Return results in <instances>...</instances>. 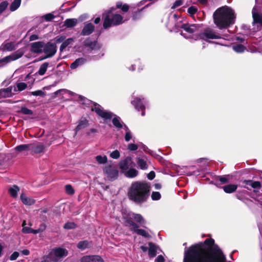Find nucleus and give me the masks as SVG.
<instances>
[{
	"label": "nucleus",
	"mask_w": 262,
	"mask_h": 262,
	"mask_svg": "<svg viewBox=\"0 0 262 262\" xmlns=\"http://www.w3.org/2000/svg\"><path fill=\"white\" fill-rule=\"evenodd\" d=\"M76 24L77 19H67L64 21V25L68 28L74 27Z\"/></svg>",
	"instance_id": "nucleus-41"
},
{
	"label": "nucleus",
	"mask_w": 262,
	"mask_h": 262,
	"mask_svg": "<svg viewBox=\"0 0 262 262\" xmlns=\"http://www.w3.org/2000/svg\"><path fill=\"white\" fill-rule=\"evenodd\" d=\"M137 163L138 167L142 170H145L148 168V165L146 161L142 158H138Z\"/></svg>",
	"instance_id": "nucleus-31"
},
{
	"label": "nucleus",
	"mask_w": 262,
	"mask_h": 262,
	"mask_svg": "<svg viewBox=\"0 0 262 262\" xmlns=\"http://www.w3.org/2000/svg\"><path fill=\"white\" fill-rule=\"evenodd\" d=\"M49 63L48 62H44L39 67V69L37 73L39 75L42 76L43 75L47 70V68L49 66Z\"/></svg>",
	"instance_id": "nucleus-34"
},
{
	"label": "nucleus",
	"mask_w": 262,
	"mask_h": 262,
	"mask_svg": "<svg viewBox=\"0 0 262 262\" xmlns=\"http://www.w3.org/2000/svg\"><path fill=\"white\" fill-rule=\"evenodd\" d=\"M45 149V145L42 143L33 142L30 143V151L32 154L43 152Z\"/></svg>",
	"instance_id": "nucleus-16"
},
{
	"label": "nucleus",
	"mask_w": 262,
	"mask_h": 262,
	"mask_svg": "<svg viewBox=\"0 0 262 262\" xmlns=\"http://www.w3.org/2000/svg\"><path fill=\"white\" fill-rule=\"evenodd\" d=\"M8 3L7 1H4L0 4V14L4 12L7 8Z\"/></svg>",
	"instance_id": "nucleus-57"
},
{
	"label": "nucleus",
	"mask_w": 262,
	"mask_h": 262,
	"mask_svg": "<svg viewBox=\"0 0 262 262\" xmlns=\"http://www.w3.org/2000/svg\"><path fill=\"white\" fill-rule=\"evenodd\" d=\"M24 54V50L21 49H20L12 53L10 55L0 59V68L5 66L8 63L12 61H14L20 58L23 56Z\"/></svg>",
	"instance_id": "nucleus-8"
},
{
	"label": "nucleus",
	"mask_w": 262,
	"mask_h": 262,
	"mask_svg": "<svg viewBox=\"0 0 262 262\" xmlns=\"http://www.w3.org/2000/svg\"><path fill=\"white\" fill-rule=\"evenodd\" d=\"M237 188V185L229 184L223 187L224 191L227 193H231L234 192Z\"/></svg>",
	"instance_id": "nucleus-30"
},
{
	"label": "nucleus",
	"mask_w": 262,
	"mask_h": 262,
	"mask_svg": "<svg viewBox=\"0 0 262 262\" xmlns=\"http://www.w3.org/2000/svg\"><path fill=\"white\" fill-rule=\"evenodd\" d=\"M94 29L95 27L92 23H88L84 26L81 34L82 35H89L94 31Z\"/></svg>",
	"instance_id": "nucleus-23"
},
{
	"label": "nucleus",
	"mask_w": 262,
	"mask_h": 262,
	"mask_svg": "<svg viewBox=\"0 0 262 262\" xmlns=\"http://www.w3.org/2000/svg\"><path fill=\"white\" fill-rule=\"evenodd\" d=\"M73 41V39L70 38L63 41L60 47V51H63Z\"/></svg>",
	"instance_id": "nucleus-43"
},
{
	"label": "nucleus",
	"mask_w": 262,
	"mask_h": 262,
	"mask_svg": "<svg viewBox=\"0 0 262 262\" xmlns=\"http://www.w3.org/2000/svg\"><path fill=\"white\" fill-rule=\"evenodd\" d=\"M110 156L112 159H118L119 158L120 154L118 150H115L110 154Z\"/></svg>",
	"instance_id": "nucleus-52"
},
{
	"label": "nucleus",
	"mask_w": 262,
	"mask_h": 262,
	"mask_svg": "<svg viewBox=\"0 0 262 262\" xmlns=\"http://www.w3.org/2000/svg\"><path fill=\"white\" fill-rule=\"evenodd\" d=\"M95 160L98 164H104L107 161V157L105 155H98L95 157Z\"/></svg>",
	"instance_id": "nucleus-33"
},
{
	"label": "nucleus",
	"mask_w": 262,
	"mask_h": 262,
	"mask_svg": "<svg viewBox=\"0 0 262 262\" xmlns=\"http://www.w3.org/2000/svg\"><path fill=\"white\" fill-rule=\"evenodd\" d=\"M83 45L88 50L91 51L95 49H99L101 48L100 45L97 42V41L90 37H88L84 40Z\"/></svg>",
	"instance_id": "nucleus-14"
},
{
	"label": "nucleus",
	"mask_w": 262,
	"mask_h": 262,
	"mask_svg": "<svg viewBox=\"0 0 262 262\" xmlns=\"http://www.w3.org/2000/svg\"><path fill=\"white\" fill-rule=\"evenodd\" d=\"M132 103L138 111H141L142 112V116L145 115L144 110L146 105L147 104V101L144 98L142 97H136L132 101Z\"/></svg>",
	"instance_id": "nucleus-11"
},
{
	"label": "nucleus",
	"mask_w": 262,
	"mask_h": 262,
	"mask_svg": "<svg viewBox=\"0 0 262 262\" xmlns=\"http://www.w3.org/2000/svg\"><path fill=\"white\" fill-rule=\"evenodd\" d=\"M174 16L172 17H169L168 21L167 24V28L170 31H174Z\"/></svg>",
	"instance_id": "nucleus-40"
},
{
	"label": "nucleus",
	"mask_w": 262,
	"mask_h": 262,
	"mask_svg": "<svg viewBox=\"0 0 262 262\" xmlns=\"http://www.w3.org/2000/svg\"><path fill=\"white\" fill-rule=\"evenodd\" d=\"M183 29L186 32L191 34L196 31L197 26L195 24L189 25L187 24H183Z\"/></svg>",
	"instance_id": "nucleus-27"
},
{
	"label": "nucleus",
	"mask_w": 262,
	"mask_h": 262,
	"mask_svg": "<svg viewBox=\"0 0 262 262\" xmlns=\"http://www.w3.org/2000/svg\"><path fill=\"white\" fill-rule=\"evenodd\" d=\"M142 149L146 152L149 153L152 156L158 158L159 156L157 154L155 151L148 150V148L144 145H142Z\"/></svg>",
	"instance_id": "nucleus-50"
},
{
	"label": "nucleus",
	"mask_w": 262,
	"mask_h": 262,
	"mask_svg": "<svg viewBox=\"0 0 262 262\" xmlns=\"http://www.w3.org/2000/svg\"><path fill=\"white\" fill-rule=\"evenodd\" d=\"M15 150L22 152L23 151H30V144H21L15 147Z\"/></svg>",
	"instance_id": "nucleus-38"
},
{
	"label": "nucleus",
	"mask_w": 262,
	"mask_h": 262,
	"mask_svg": "<svg viewBox=\"0 0 262 262\" xmlns=\"http://www.w3.org/2000/svg\"><path fill=\"white\" fill-rule=\"evenodd\" d=\"M103 171L108 179L111 181L116 179L118 176V170L110 165L105 166L103 168Z\"/></svg>",
	"instance_id": "nucleus-13"
},
{
	"label": "nucleus",
	"mask_w": 262,
	"mask_h": 262,
	"mask_svg": "<svg viewBox=\"0 0 262 262\" xmlns=\"http://www.w3.org/2000/svg\"><path fill=\"white\" fill-rule=\"evenodd\" d=\"M186 245V243L183 244L186 246L183 262H227L222 250L212 238H207L203 244H195L188 248Z\"/></svg>",
	"instance_id": "nucleus-1"
},
{
	"label": "nucleus",
	"mask_w": 262,
	"mask_h": 262,
	"mask_svg": "<svg viewBox=\"0 0 262 262\" xmlns=\"http://www.w3.org/2000/svg\"><path fill=\"white\" fill-rule=\"evenodd\" d=\"M125 226L128 227L130 231L138 235H141L147 238L151 237V235L147 231L142 229H139V226L130 220H126Z\"/></svg>",
	"instance_id": "nucleus-7"
},
{
	"label": "nucleus",
	"mask_w": 262,
	"mask_h": 262,
	"mask_svg": "<svg viewBox=\"0 0 262 262\" xmlns=\"http://www.w3.org/2000/svg\"><path fill=\"white\" fill-rule=\"evenodd\" d=\"M46 229V225L45 223H42L40 225L39 227L37 229H35V234L42 232Z\"/></svg>",
	"instance_id": "nucleus-53"
},
{
	"label": "nucleus",
	"mask_w": 262,
	"mask_h": 262,
	"mask_svg": "<svg viewBox=\"0 0 262 262\" xmlns=\"http://www.w3.org/2000/svg\"><path fill=\"white\" fill-rule=\"evenodd\" d=\"M251 187L255 189H259L261 188L260 183L258 181H252Z\"/></svg>",
	"instance_id": "nucleus-59"
},
{
	"label": "nucleus",
	"mask_w": 262,
	"mask_h": 262,
	"mask_svg": "<svg viewBox=\"0 0 262 262\" xmlns=\"http://www.w3.org/2000/svg\"><path fill=\"white\" fill-rule=\"evenodd\" d=\"M21 0H14L11 4L9 9L12 12L16 10L20 6Z\"/></svg>",
	"instance_id": "nucleus-32"
},
{
	"label": "nucleus",
	"mask_w": 262,
	"mask_h": 262,
	"mask_svg": "<svg viewBox=\"0 0 262 262\" xmlns=\"http://www.w3.org/2000/svg\"><path fill=\"white\" fill-rule=\"evenodd\" d=\"M91 262H104L101 257L98 255H91Z\"/></svg>",
	"instance_id": "nucleus-46"
},
{
	"label": "nucleus",
	"mask_w": 262,
	"mask_h": 262,
	"mask_svg": "<svg viewBox=\"0 0 262 262\" xmlns=\"http://www.w3.org/2000/svg\"><path fill=\"white\" fill-rule=\"evenodd\" d=\"M161 197L160 193L157 191L152 192L151 195V199L154 201H158L160 199Z\"/></svg>",
	"instance_id": "nucleus-48"
},
{
	"label": "nucleus",
	"mask_w": 262,
	"mask_h": 262,
	"mask_svg": "<svg viewBox=\"0 0 262 262\" xmlns=\"http://www.w3.org/2000/svg\"><path fill=\"white\" fill-rule=\"evenodd\" d=\"M124 129L125 130V140L126 142H128L132 138V134L126 125H124Z\"/></svg>",
	"instance_id": "nucleus-42"
},
{
	"label": "nucleus",
	"mask_w": 262,
	"mask_h": 262,
	"mask_svg": "<svg viewBox=\"0 0 262 262\" xmlns=\"http://www.w3.org/2000/svg\"><path fill=\"white\" fill-rule=\"evenodd\" d=\"M19 254L18 252H14L10 256L9 259L11 260H14L17 259Z\"/></svg>",
	"instance_id": "nucleus-62"
},
{
	"label": "nucleus",
	"mask_w": 262,
	"mask_h": 262,
	"mask_svg": "<svg viewBox=\"0 0 262 262\" xmlns=\"http://www.w3.org/2000/svg\"><path fill=\"white\" fill-rule=\"evenodd\" d=\"M232 49L235 52L241 53L244 52L246 48L241 44H236L232 46Z\"/></svg>",
	"instance_id": "nucleus-39"
},
{
	"label": "nucleus",
	"mask_w": 262,
	"mask_h": 262,
	"mask_svg": "<svg viewBox=\"0 0 262 262\" xmlns=\"http://www.w3.org/2000/svg\"><path fill=\"white\" fill-rule=\"evenodd\" d=\"M88 61V59L84 57H80L76 59L70 65L71 69H76L79 67H81L84 64Z\"/></svg>",
	"instance_id": "nucleus-22"
},
{
	"label": "nucleus",
	"mask_w": 262,
	"mask_h": 262,
	"mask_svg": "<svg viewBox=\"0 0 262 262\" xmlns=\"http://www.w3.org/2000/svg\"><path fill=\"white\" fill-rule=\"evenodd\" d=\"M66 192L67 194L72 195L74 193V189L71 185H66L65 186Z\"/></svg>",
	"instance_id": "nucleus-47"
},
{
	"label": "nucleus",
	"mask_w": 262,
	"mask_h": 262,
	"mask_svg": "<svg viewBox=\"0 0 262 262\" xmlns=\"http://www.w3.org/2000/svg\"><path fill=\"white\" fill-rule=\"evenodd\" d=\"M21 112L25 115H32V111L26 107H22L20 110Z\"/></svg>",
	"instance_id": "nucleus-58"
},
{
	"label": "nucleus",
	"mask_w": 262,
	"mask_h": 262,
	"mask_svg": "<svg viewBox=\"0 0 262 262\" xmlns=\"http://www.w3.org/2000/svg\"><path fill=\"white\" fill-rule=\"evenodd\" d=\"M132 159L130 157H127L124 160H121L119 163V167L122 170H126L128 169L132 163Z\"/></svg>",
	"instance_id": "nucleus-20"
},
{
	"label": "nucleus",
	"mask_w": 262,
	"mask_h": 262,
	"mask_svg": "<svg viewBox=\"0 0 262 262\" xmlns=\"http://www.w3.org/2000/svg\"><path fill=\"white\" fill-rule=\"evenodd\" d=\"M66 39V36L64 35L60 36H57L55 38V43H59L62 42H63Z\"/></svg>",
	"instance_id": "nucleus-61"
},
{
	"label": "nucleus",
	"mask_w": 262,
	"mask_h": 262,
	"mask_svg": "<svg viewBox=\"0 0 262 262\" xmlns=\"http://www.w3.org/2000/svg\"><path fill=\"white\" fill-rule=\"evenodd\" d=\"M90 243L88 241H80L77 245L78 249L84 250L89 247Z\"/></svg>",
	"instance_id": "nucleus-36"
},
{
	"label": "nucleus",
	"mask_w": 262,
	"mask_h": 262,
	"mask_svg": "<svg viewBox=\"0 0 262 262\" xmlns=\"http://www.w3.org/2000/svg\"><path fill=\"white\" fill-rule=\"evenodd\" d=\"M253 21V29L260 30L262 28V13H258V9L256 6L254 7L252 11Z\"/></svg>",
	"instance_id": "nucleus-9"
},
{
	"label": "nucleus",
	"mask_w": 262,
	"mask_h": 262,
	"mask_svg": "<svg viewBox=\"0 0 262 262\" xmlns=\"http://www.w3.org/2000/svg\"><path fill=\"white\" fill-rule=\"evenodd\" d=\"M125 219V222L126 220H130L132 221L134 220L136 222L139 224L141 226H144V225L145 224L146 222L143 216L140 214L135 213L133 212H129L128 214L127 217H123Z\"/></svg>",
	"instance_id": "nucleus-15"
},
{
	"label": "nucleus",
	"mask_w": 262,
	"mask_h": 262,
	"mask_svg": "<svg viewBox=\"0 0 262 262\" xmlns=\"http://www.w3.org/2000/svg\"><path fill=\"white\" fill-rule=\"evenodd\" d=\"M32 262H51L48 255L43 256L41 259H35Z\"/></svg>",
	"instance_id": "nucleus-55"
},
{
	"label": "nucleus",
	"mask_w": 262,
	"mask_h": 262,
	"mask_svg": "<svg viewBox=\"0 0 262 262\" xmlns=\"http://www.w3.org/2000/svg\"><path fill=\"white\" fill-rule=\"evenodd\" d=\"M117 8H121V10L124 12H127L128 10L129 6L126 4L122 5L121 3H118L117 4Z\"/></svg>",
	"instance_id": "nucleus-54"
},
{
	"label": "nucleus",
	"mask_w": 262,
	"mask_h": 262,
	"mask_svg": "<svg viewBox=\"0 0 262 262\" xmlns=\"http://www.w3.org/2000/svg\"><path fill=\"white\" fill-rule=\"evenodd\" d=\"M91 255L83 256L80 259V262H91Z\"/></svg>",
	"instance_id": "nucleus-60"
},
{
	"label": "nucleus",
	"mask_w": 262,
	"mask_h": 262,
	"mask_svg": "<svg viewBox=\"0 0 262 262\" xmlns=\"http://www.w3.org/2000/svg\"><path fill=\"white\" fill-rule=\"evenodd\" d=\"M173 16L174 19V32H178L180 28L183 29V24L182 23V19L180 18H178L177 14H174Z\"/></svg>",
	"instance_id": "nucleus-26"
},
{
	"label": "nucleus",
	"mask_w": 262,
	"mask_h": 262,
	"mask_svg": "<svg viewBox=\"0 0 262 262\" xmlns=\"http://www.w3.org/2000/svg\"><path fill=\"white\" fill-rule=\"evenodd\" d=\"M68 255V251L63 248L57 247L52 249L48 256L51 262H60Z\"/></svg>",
	"instance_id": "nucleus-6"
},
{
	"label": "nucleus",
	"mask_w": 262,
	"mask_h": 262,
	"mask_svg": "<svg viewBox=\"0 0 262 262\" xmlns=\"http://www.w3.org/2000/svg\"><path fill=\"white\" fill-rule=\"evenodd\" d=\"M20 199L22 203L27 206H31L35 203V200L31 197L27 196L26 194L22 193L20 194Z\"/></svg>",
	"instance_id": "nucleus-21"
},
{
	"label": "nucleus",
	"mask_w": 262,
	"mask_h": 262,
	"mask_svg": "<svg viewBox=\"0 0 262 262\" xmlns=\"http://www.w3.org/2000/svg\"><path fill=\"white\" fill-rule=\"evenodd\" d=\"M140 145H141L142 146L143 145L141 143L138 145L133 143L129 144L128 145V149L130 151L136 150ZM141 148L142 149V147H141Z\"/></svg>",
	"instance_id": "nucleus-51"
},
{
	"label": "nucleus",
	"mask_w": 262,
	"mask_h": 262,
	"mask_svg": "<svg viewBox=\"0 0 262 262\" xmlns=\"http://www.w3.org/2000/svg\"><path fill=\"white\" fill-rule=\"evenodd\" d=\"M138 174V171L135 168H130L125 173V176L130 178H134Z\"/></svg>",
	"instance_id": "nucleus-37"
},
{
	"label": "nucleus",
	"mask_w": 262,
	"mask_h": 262,
	"mask_svg": "<svg viewBox=\"0 0 262 262\" xmlns=\"http://www.w3.org/2000/svg\"><path fill=\"white\" fill-rule=\"evenodd\" d=\"M115 10L114 8H112L109 11L103 13V27L104 29H107L114 26L119 25L124 22L121 15L115 13L114 12Z\"/></svg>",
	"instance_id": "nucleus-4"
},
{
	"label": "nucleus",
	"mask_w": 262,
	"mask_h": 262,
	"mask_svg": "<svg viewBox=\"0 0 262 262\" xmlns=\"http://www.w3.org/2000/svg\"><path fill=\"white\" fill-rule=\"evenodd\" d=\"M150 192V185L146 182L137 181L133 183L128 191L129 199L138 205L146 203Z\"/></svg>",
	"instance_id": "nucleus-2"
},
{
	"label": "nucleus",
	"mask_w": 262,
	"mask_h": 262,
	"mask_svg": "<svg viewBox=\"0 0 262 262\" xmlns=\"http://www.w3.org/2000/svg\"><path fill=\"white\" fill-rule=\"evenodd\" d=\"M112 113L113 116L111 118H113L112 123L114 126L116 127L118 130H120L121 128L124 129V125H126L124 124L123 122L121 120V118L119 116L114 114L113 113Z\"/></svg>",
	"instance_id": "nucleus-19"
},
{
	"label": "nucleus",
	"mask_w": 262,
	"mask_h": 262,
	"mask_svg": "<svg viewBox=\"0 0 262 262\" xmlns=\"http://www.w3.org/2000/svg\"><path fill=\"white\" fill-rule=\"evenodd\" d=\"M155 262H165V259L162 255H160L156 258Z\"/></svg>",
	"instance_id": "nucleus-64"
},
{
	"label": "nucleus",
	"mask_w": 262,
	"mask_h": 262,
	"mask_svg": "<svg viewBox=\"0 0 262 262\" xmlns=\"http://www.w3.org/2000/svg\"><path fill=\"white\" fill-rule=\"evenodd\" d=\"M213 17L214 23L219 29L222 30L234 23L235 15L232 9L225 6L216 9L213 13Z\"/></svg>",
	"instance_id": "nucleus-3"
},
{
	"label": "nucleus",
	"mask_w": 262,
	"mask_h": 262,
	"mask_svg": "<svg viewBox=\"0 0 262 262\" xmlns=\"http://www.w3.org/2000/svg\"><path fill=\"white\" fill-rule=\"evenodd\" d=\"M222 37L220 34L214 30L208 28L205 29L203 32L199 34L198 38L201 39L206 41H208L209 39H219L221 38Z\"/></svg>",
	"instance_id": "nucleus-10"
},
{
	"label": "nucleus",
	"mask_w": 262,
	"mask_h": 262,
	"mask_svg": "<svg viewBox=\"0 0 262 262\" xmlns=\"http://www.w3.org/2000/svg\"><path fill=\"white\" fill-rule=\"evenodd\" d=\"M20 191V188L16 185L10 186L8 189V192L10 195L13 198H16L18 196V192Z\"/></svg>",
	"instance_id": "nucleus-24"
},
{
	"label": "nucleus",
	"mask_w": 262,
	"mask_h": 262,
	"mask_svg": "<svg viewBox=\"0 0 262 262\" xmlns=\"http://www.w3.org/2000/svg\"><path fill=\"white\" fill-rule=\"evenodd\" d=\"M79 98L83 104L91 107L92 111H95L98 116L104 120L110 119L113 116L112 112L103 110L99 104L82 96H79Z\"/></svg>",
	"instance_id": "nucleus-5"
},
{
	"label": "nucleus",
	"mask_w": 262,
	"mask_h": 262,
	"mask_svg": "<svg viewBox=\"0 0 262 262\" xmlns=\"http://www.w3.org/2000/svg\"><path fill=\"white\" fill-rule=\"evenodd\" d=\"M44 42L42 41L32 42L30 44V51L33 53L40 54L43 51Z\"/></svg>",
	"instance_id": "nucleus-17"
},
{
	"label": "nucleus",
	"mask_w": 262,
	"mask_h": 262,
	"mask_svg": "<svg viewBox=\"0 0 262 262\" xmlns=\"http://www.w3.org/2000/svg\"><path fill=\"white\" fill-rule=\"evenodd\" d=\"M89 125V121L85 117H81L78 121L77 126L75 128L77 133L79 130L86 127Z\"/></svg>",
	"instance_id": "nucleus-25"
},
{
	"label": "nucleus",
	"mask_w": 262,
	"mask_h": 262,
	"mask_svg": "<svg viewBox=\"0 0 262 262\" xmlns=\"http://www.w3.org/2000/svg\"><path fill=\"white\" fill-rule=\"evenodd\" d=\"M198 11V8L195 6H191L188 8L187 10L188 13L191 15L192 16L194 15Z\"/></svg>",
	"instance_id": "nucleus-56"
},
{
	"label": "nucleus",
	"mask_w": 262,
	"mask_h": 262,
	"mask_svg": "<svg viewBox=\"0 0 262 262\" xmlns=\"http://www.w3.org/2000/svg\"><path fill=\"white\" fill-rule=\"evenodd\" d=\"M17 47V44L13 41H5L0 47V50L3 52H10L14 50Z\"/></svg>",
	"instance_id": "nucleus-18"
},
{
	"label": "nucleus",
	"mask_w": 262,
	"mask_h": 262,
	"mask_svg": "<svg viewBox=\"0 0 262 262\" xmlns=\"http://www.w3.org/2000/svg\"><path fill=\"white\" fill-rule=\"evenodd\" d=\"M12 87L0 90V98L11 97L13 94L12 92Z\"/></svg>",
	"instance_id": "nucleus-29"
},
{
	"label": "nucleus",
	"mask_w": 262,
	"mask_h": 262,
	"mask_svg": "<svg viewBox=\"0 0 262 262\" xmlns=\"http://www.w3.org/2000/svg\"><path fill=\"white\" fill-rule=\"evenodd\" d=\"M229 175H224L219 176L217 178L219 181L221 182V184H225L229 182Z\"/></svg>",
	"instance_id": "nucleus-44"
},
{
	"label": "nucleus",
	"mask_w": 262,
	"mask_h": 262,
	"mask_svg": "<svg viewBox=\"0 0 262 262\" xmlns=\"http://www.w3.org/2000/svg\"><path fill=\"white\" fill-rule=\"evenodd\" d=\"M77 227L76 225L74 222H67L63 226L65 229H73L76 228Z\"/></svg>",
	"instance_id": "nucleus-45"
},
{
	"label": "nucleus",
	"mask_w": 262,
	"mask_h": 262,
	"mask_svg": "<svg viewBox=\"0 0 262 262\" xmlns=\"http://www.w3.org/2000/svg\"><path fill=\"white\" fill-rule=\"evenodd\" d=\"M27 87V85L25 82H18L14 86V91L15 92L22 91L25 90Z\"/></svg>",
	"instance_id": "nucleus-35"
},
{
	"label": "nucleus",
	"mask_w": 262,
	"mask_h": 262,
	"mask_svg": "<svg viewBox=\"0 0 262 262\" xmlns=\"http://www.w3.org/2000/svg\"><path fill=\"white\" fill-rule=\"evenodd\" d=\"M31 94L33 96H42L44 92L41 90H37L31 92Z\"/></svg>",
	"instance_id": "nucleus-63"
},
{
	"label": "nucleus",
	"mask_w": 262,
	"mask_h": 262,
	"mask_svg": "<svg viewBox=\"0 0 262 262\" xmlns=\"http://www.w3.org/2000/svg\"><path fill=\"white\" fill-rule=\"evenodd\" d=\"M148 255L151 258H153L157 255L158 247L151 242L148 243Z\"/></svg>",
	"instance_id": "nucleus-28"
},
{
	"label": "nucleus",
	"mask_w": 262,
	"mask_h": 262,
	"mask_svg": "<svg viewBox=\"0 0 262 262\" xmlns=\"http://www.w3.org/2000/svg\"><path fill=\"white\" fill-rule=\"evenodd\" d=\"M42 52L46 55L43 59L51 57L56 53V46L50 42L46 44L44 43Z\"/></svg>",
	"instance_id": "nucleus-12"
},
{
	"label": "nucleus",
	"mask_w": 262,
	"mask_h": 262,
	"mask_svg": "<svg viewBox=\"0 0 262 262\" xmlns=\"http://www.w3.org/2000/svg\"><path fill=\"white\" fill-rule=\"evenodd\" d=\"M22 232L25 234L33 233L35 234V229H32L29 227H24L22 229Z\"/></svg>",
	"instance_id": "nucleus-49"
}]
</instances>
